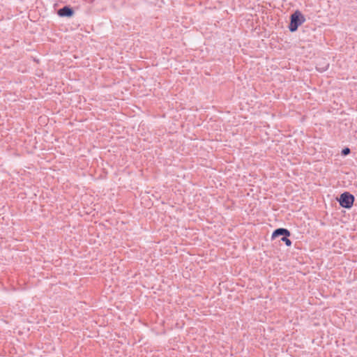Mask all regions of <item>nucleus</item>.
<instances>
[{"label": "nucleus", "mask_w": 357, "mask_h": 357, "mask_svg": "<svg viewBox=\"0 0 357 357\" xmlns=\"http://www.w3.org/2000/svg\"><path fill=\"white\" fill-rule=\"evenodd\" d=\"M305 21L303 15L299 12L296 11L291 16V22L289 24V30L294 32L297 30L298 26L301 25Z\"/></svg>", "instance_id": "obj_1"}, {"label": "nucleus", "mask_w": 357, "mask_h": 357, "mask_svg": "<svg viewBox=\"0 0 357 357\" xmlns=\"http://www.w3.org/2000/svg\"><path fill=\"white\" fill-rule=\"evenodd\" d=\"M354 197L349 192H344L339 199L340 204L344 208H349L353 205Z\"/></svg>", "instance_id": "obj_2"}, {"label": "nucleus", "mask_w": 357, "mask_h": 357, "mask_svg": "<svg viewBox=\"0 0 357 357\" xmlns=\"http://www.w3.org/2000/svg\"><path fill=\"white\" fill-rule=\"evenodd\" d=\"M58 15L61 17H70L73 15V10L68 6H64L58 10Z\"/></svg>", "instance_id": "obj_3"}, {"label": "nucleus", "mask_w": 357, "mask_h": 357, "mask_svg": "<svg viewBox=\"0 0 357 357\" xmlns=\"http://www.w3.org/2000/svg\"><path fill=\"white\" fill-rule=\"evenodd\" d=\"M289 235H290V232L287 229H284V228H280V229H275L273 231L272 237L275 238V237H278L280 236H289Z\"/></svg>", "instance_id": "obj_4"}, {"label": "nucleus", "mask_w": 357, "mask_h": 357, "mask_svg": "<svg viewBox=\"0 0 357 357\" xmlns=\"http://www.w3.org/2000/svg\"><path fill=\"white\" fill-rule=\"evenodd\" d=\"M287 236H282L281 240L284 241L287 246H290L291 245V241L287 238Z\"/></svg>", "instance_id": "obj_5"}, {"label": "nucleus", "mask_w": 357, "mask_h": 357, "mask_svg": "<svg viewBox=\"0 0 357 357\" xmlns=\"http://www.w3.org/2000/svg\"><path fill=\"white\" fill-rule=\"evenodd\" d=\"M350 153V149L349 148H345L342 150V153L344 155H346Z\"/></svg>", "instance_id": "obj_6"}]
</instances>
